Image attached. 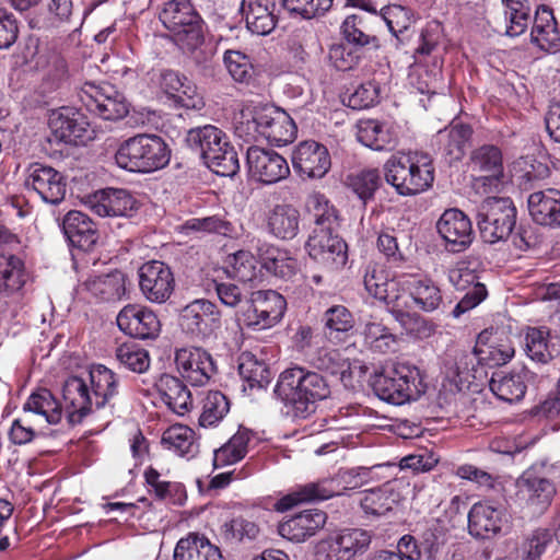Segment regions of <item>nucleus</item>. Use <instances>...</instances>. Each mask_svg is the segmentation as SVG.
<instances>
[{"mask_svg":"<svg viewBox=\"0 0 560 560\" xmlns=\"http://www.w3.org/2000/svg\"><path fill=\"white\" fill-rule=\"evenodd\" d=\"M275 394L287 416L302 420L315 413L317 404L329 397L330 387L320 374L294 366L279 375Z\"/></svg>","mask_w":560,"mask_h":560,"instance_id":"nucleus-1","label":"nucleus"},{"mask_svg":"<svg viewBox=\"0 0 560 560\" xmlns=\"http://www.w3.org/2000/svg\"><path fill=\"white\" fill-rule=\"evenodd\" d=\"M235 135L245 142L265 138L272 144L291 143L298 132L291 116L281 108L270 105H246L234 117Z\"/></svg>","mask_w":560,"mask_h":560,"instance_id":"nucleus-2","label":"nucleus"},{"mask_svg":"<svg viewBox=\"0 0 560 560\" xmlns=\"http://www.w3.org/2000/svg\"><path fill=\"white\" fill-rule=\"evenodd\" d=\"M384 176L401 196H413L429 189L434 182L431 158L421 152L397 153L384 164Z\"/></svg>","mask_w":560,"mask_h":560,"instance_id":"nucleus-3","label":"nucleus"},{"mask_svg":"<svg viewBox=\"0 0 560 560\" xmlns=\"http://www.w3.org/2000/svg\"><path fill=\"white\" fill-rule=\"evenodd\" d=\"M371 385L377 397L394 405L417 400L427 388L420 369L405 362L392 363L376 372Z\"/></svg>","mask_w":560,"mask_h":560,"instance_id":"nucleus-4","label":"nucleus"},{"mask_svg":"<svg viewBox=\"0 0 560 560\" xmlns=\"http://www.w3.org/2000/svg\"><path fill=\"white\" fill-rule=\"evenodd\" d=\"M171 150L156 135L139 133L122 141L116 153L117 166L133 173H152L170 163Z\"/></svg>","mask_w":560,"mask_h":560,"instance_id":"nucleus-5","label":"nucleus"},{"mask_svg":"<svg viewBox=\"0 0 560 560\" xmlns=\"http://www.w3.org/2000/svg\"><path fill=\"white\" fill-rule=\"evenodd\" d=\"M160 20L183 51L192 52L203 44V21L189 0L167 1Z\"/></svg>","mask_w":560,"mask_h":560,"instance_id":"nucleus-6","label":"nucleus"},{"mask_svg":"<svg viewBox=\"0 0 560 560\" xmlns=\"http://www.w3.org/2000/svg\"><path fill=\"white\" fill-rule=\"evenodd\" d=\"M368 477V468L350 469L340 475L341 480L346 483L345 489H354L361 486ZM335 479L311 482L299 487L296 490L283 495L275 503V510L285 512L295 505L315 500H326L334 495H339L341 489Z\"/></svg>","mask_w":560,"mask_h":560,"instance_id":"nucleus-7","label":"nucleus"},{"mask_svg":"<svg viewBox=\"0 0 560 560\" xmlns=\"http://www.w3.org/2000/svg\"><path fill=\"white\" fill-rule=\"evenodd\" d=\"M516 209L509 198H488L478 212V228L486 243L508 238L515 225Z\"/></svg>","mask_w":560,"mask_h":560,"instance_id":"nucleus-8","label":"nucleus"},{"mask_svg":"<svg viewBox=\"0 0 560 560\" xmlns=\"http://www.w3.org/2000/svg\"><path fill=\"white\" fill-rule=\"evenodd\" d=\"M221 312L211 301L197 299L187 304L180 312L182 330L198 341H206L215 336L221 328Z\"/></svg>","mask_w":560,"mask_h":560,"instance_id":"nucleus-9","label":"nucleus"},{"mask_svg":"<svg viewBox=\"0 0 560 560\" xmlns=\"http://www.w3.org/2000/svg\"><path fill=\"white\" fill-rule=\"evenodd\" d=\"M312 259L328 270H337L347 262V244L334 234L332 228H314L305 244Z\"/></svg>","mask_w":560,"mask_h":560,"instance_id":"nucleus-10","label":"nucleus"},{"mask_svg":"<svg viewBox=\"0 0 560 560\" xmlns=\"http://www.w3.org/2000/svg\"><path fill=\"white\" fill-rule=\"evenodd\" d=\"M363 283L366 292L388 305L400 320L405 315L402 308L409 305L401 293V278L390 279L385 269L374 265L366 268Z\"/></svg>","mask_w":560,"mask_h":560,"instance_id":"nucleus-11","label":"nucleus"},{"mask_svg":"<svg viewBox=\"0 0 560 560\" xmlns=\"http://www.w3.org/2000/svg\"><path fill=\"white\" fill-rule=\"evenodd\" d=\"M180 376L191 386L207 385L217 373L212 355L200 347H185L175 352Z\"/></svg>","mask_w":560,"mask_h":560,"instance_id":"nucleus-12","label":"nucleus"},{"mask_svg":"<svg viewBox=\"0 0 560 560\" xmlns=\"http://www.w3.org/2000/svg\"><path fill=\"white\" fill-rule=\"evenodd\" d=\"M285 306L284 298L273 290L254 292L243 314L244 322L249 327L269 328L282 318Z\"/></svg>","mask_w":560,"mask_h":560,"instance_id":"nucleus-13","label":"nucleus"},{"mask_svg":"<svg viewBox=\"0 0 560 560\" xmlns=\"http://www.w3.org/2000/svg\"><path fill=\"white\" fill-rule=\"evenodd\" d=\"M25 173V186L33 189L43 201L58 205L65 199L67 182L60 172L49 165L35 162L30 164Z\"/></svg>","mask_w":560,"mask_h":560,"instance_id":"nucleus-14","label":"nucleus"},{"mask_svg":"<svg viewBox=\"0 0 560 560\" xmlns=\"http://www.w3.org/2000/svg\"><path fill=\"white\" fill-rule=\"evenodd\" d=\"M139 287L144 298L162 304L174 291L175 280L171 268L160 260L144 262L138 270Z\"/></svg>","mask_w":560,"mask_h":560,"instance_id":"nucleus-15","label":"nucleus"},{"mask_svg":"<svg viewBox=\"0 0 560 560\" xmlns=\"http://www.w3.org/2000/svg\"><path fill=\"white\" fill-rule=\"evenodd\" d=\"M515 350L508 338H498L488 330L478 335L476 345L471 353H460V362L467 365L468 362L476 360L479 364L495 368L506 364L513 357Z\"/></svg>","mask_w":560,"mask_h":560,"instance_id":"nucleus-16","label":"nucleus"},{"mask_svg":"<svg viewBox=\"0 0 560 560\" xmlns=\"http://www.w3.org/2000/svg\"><path fill=\"white\" fill-rule=\"evenodd\" d=\"M436 230L445 243V248L452 253L464 252L474 240L470 219L456 208L447 209L442 213L436 222Z\"/></svg>","mask_w":560,"mask_h":560,"instance_id":"nucleus-17","label":"nucleus"},{"mask_svg":"<svg viewBox=\"0 0 560 560\" xmlns=\"http://www.w3.org/2000/svg\"><path fill=\"white\" fill-rule=\"evenodd\" d=\"M82 102L86 108L106 120H116L128 114V105L113 86H96L85 83L82 88Z\"/></svg>","mask_w":560,"mask_h":560,"instance_id":"nucleus-18","label":"nucleus"},{"mask_svg":"<svg viewBox=\"0 0 560 560\" xmlns=\"http://www.w3.org/2000/svg\"><path fill=\"white\" fill-rule=\"evenodd\" d=\"M246 161L252 176L264 184L278 183L290 174L287 160L273 150L250 147Z\"/></svg>","mask_w":560,"mask_h":560,"instance_id":"nucleus-19","label":"nucleus"},{"mask_svg":"<svg viewBox=\"0 0 560 560\" xmlns=\"http://www.w3.org/2000/svg\"><path fill=\"white\" fill-rule=\"evenodd\" d=\"M293 170L305 178H322L331 166L327 148L316 141H303L292 153Z\"/></svg>","mask_w":560,"mask_h":560,"instance_id":"nucleus-20","label":"nucleus"},{"mask_svg":"<svg viewBox=\"0 0 560 560\" xmlns=\"http://www.w3.org/2000/svg\"><path fill=\"white\" fill-rule=\"evenodd\" d=\"M91 210L100 217H131L139 208L133 195L120 188H106L94 192L88 200Z\"/></svg>","mask_w":560,"mask_h":560,"instance_id":"nucleus-21","label":"nucleus"},{"mask_svg":"<svg viewBox=\"0 0 560 560\" xmlns=\"http://www.w3.org/2000/svg\"><path fill=\"white\" fill-rule=\"evenodd\" d=\"M116 320L121 331L138 339H154L161 330L156 314L140 305H126Z\"/></svg>","mask_w":560,"mask_h":560,"instance_id":"nucleus-22","label":"nucleus"},{"mask_svg":"<svg viewBox=\"0 0 560 560\" xmlns=\"http://www.w3.org/2000/svg\"><path fill=\"white\" fill-rule=\"evenodd\" d=\"M402 500L400 482L397 480L363 490L358 494V503L365 517H381L392 512Z\"/></svg>","mask_w":560,"mask_h":560,"instance_id":"nucleus-23","label":"nucleus"},{"mask_svg":"<svg viewBox=\"0 0 560 560\" xmlns=\"http://www.w3.org/2000/svg\"><path fill=\"white\" fill-rule=\"evenodd\" d=\"M63 408L70 424H79L92 411L94 400L88 381L71 376L62 386Z\"/></svg>","mask_w":560,"mask_h":560,"instance_id":"nucleus-24","label":"nucleus"},{"mask_svg":"<svg viewBox=\"0 0 560 560\" xmlns=\"http://www.w3.org/2000/svg\"><path fill=\"white\" fill-rule=\"evenodd\" d=\"M401 291L407 292V301L409 298L416 308L425 313L436 311L443 302L440 287L425 276L401 277Z\"/></svg>","mask_w":560,"mask_h":560,"instance_id":"nucleus-25","label":"nucleus"},{"mask_svg":"<svg viewBox=\"0 0 560 560\" xmlns=\"http://www.w3.org/2000/svg\"><path fill=\"white\" fill-rule=\"evenodd\" d=\"M159 84L163 92L174 97L180 106L196 110L205 107L202 95L186 75L170 69L163 70L160 73Z\"/></svg>","mask_w":560,"mask_h":560,"instance_id":"nucleus-26","label":"nucleus"},{"mask_svg":"<svg viewBox=\"0 0 560 560\" xmlns=\"http://www.w3.org/2000/svg\"><path fill=\"white\" fill-rule=\"evenodd\" d=\"M508 523L504 510L486 502L475 503L468 513L469 534L477 538H490L499 534Z\"/></svg>","mask_w":560,"mask_h":560,"instance_id":"nucleus-27","label":"nucleus"},{"mask_svg":"<svg viewBox=\"0 0 560 560\" xmlns=\"http://www.w3.org/2000/svg\"><path fill=\"white\" fill-rule=\"evenodd\" d=\"M536 377L525 366L517 372H497L492 374L489 387L499 399L513 404L524 398L527 384L535 383Z\"/></svg>","mask_w":560,"mask_h":560,"instance_id":"nucleus-28","label":"nucleus"},{"mask_svg":"<svg viewBox=\"0 0 560 560\" xmlns=\"http://www.w3.org/2000/svg\"><path fill=\"white\" fill-rule=\"evenodd\" d=\"M86 121L72 107H60L49 114L48 127L52 137L59 142H77L84 139Z\"/></svg>","mask_w":560,"mask_h":560,"instance_id":"nucleus-29","label":"nucleus"},{"mask_svg":"<svg viewBox=\"0 0 560 560\" xmlns=\"http://www.w3.org/2000/svg\"><path fill=\"white\" fill-rule=\"evenodd\" d=\"M326 521L325 512L308 510L281 522L278 526V533L290 541L303 542L322 529Z\"/></svg>","mask_w":560,"mask_h":560,"instance_id":"nucleus-30","label":"nucleus"},{"mask_svg":"<svg viewBox=\"0 0 560 560\" xmlns=\"http://www.w3.org/2000/svg\"><path fill=\"white\" fill-rule=\"evenodd\" d=\"M357 138L365 147L375 150H393L398 143L397 127L377 119H360Z\"/></svg>","mask_w":560,"mask_h":560,"instance_id":"nucleus-31","label":"nucleus"},{"mask_svg":"<svg viewBox=\"0 0 560 560\" xmlns=\"http://www.w3.org/2000/svg\"><path fill=\"white\" fill-rule=\"evenodd\" d=\"M301 213L291 203H278L268 210L265 218L267 232L282 241H291L300 232Z\"/></svg>","mask_w":560,"mask_h":560,"instance_id":"nucleus-32","label":"nucleus"},{"mask_svg":"<svg viewBox=\"0 0 560 560\" xmlns=\"http://www.w3.org/2000/svg\"><path fill=\"white\" fill-rule=\"evenodd\" d=\"M371 532L362 528H346L331 540L329 557L331 560H352L369 549Z\"/></svg>","mask_w":560,"mask_h":560,"instance_id":"nucleus-33","label":"nucleus"},{"mask_svg":"<svg viewBox=\"0 0 560 560\" xmlns=\"http://www.w3.org/2000/svg\"><path fill=\"white\" fill-rule=\"evenodd\" d=\"M471 170L483 186H497L503 176L502 153L494 145H482L471 153Z\"/></svg>","mask_w":560,"mask_h":560,"instance_id":"nucleus-34","label":"nucleus"},{"mask_svg":"<svg viewBox=\"0 0 560 560\" xmlns=\"http://www.w3.org/2000/svg\"><path fill=\"white\" fill-rule=\"evenodd\" d=\"M88 384L96 409L113 407L119 394V378L105 365H94L89 371Z\"/></svg>","mask_w":560,"mask_h":560,"instance_id":"nucleus-35","label":"nucleus"},{"mask_svg":"<svg viewBox=\"0 0 560 560\" xmlns=\"http://www.w3.org/2000/svg\"><path fill=\"white\" fill-rule=\"evenodd\" d=\"M528 210L533 220L544 226L560 228V190L546 189L529 195Z\"/></svg>","mask_w":560,"mask_h":560,"instance_id":"nucleus-36","label":"nucleus"},{"mask_svg":"<svg viewBox=\"0 0 560 560\" xmlns=\"http://www.w3.org/2000/svg\"><path fill=\"white\" fill-rule=\"evenodd\" d=\"M61 226L67 240L74 247L89 250L97 242L98 233L95 223L81 211H69Z\"/></svg>","mask_w":560,"mask_h":560,"instance_id":"nucleus-37","label":"nucleus"},{"mask_svg":"<svg viewBox=\"0 0 560 560\" xmlns=\"http://www.w3.org/2000/svg\"><path fill=\"white\" fill-rule=\"evenodd\" d=\"M530 37L532 42L546 52H556L560 49V32L550 8L538 7Z\"/></svg>","mask_w":560,"mask_h":560,"instance_id":"nucleus-38","label":"nucleus"},{"mask_svg":"<svg viewBox=\"0 0 560 560\" xmlns=\"http://www.w3.org/2000/svg\"><path fill=\"white\" fill-rule=\"evenodd\" d=\"M258 254L262 268L275 277L289 280L299 270V261L289 249L264 244L258 248Z\"/></svg>","mask_w":560,"mask_h":560,"instance_id":"nucleus-39","label":"nucleus"},{"mask_svg":"<svg viewBox=\"0 0 560 560\" xmlns=\"http://www.w3.org/2000/svg\"><path fill=\"white\" fill-rule=\"evenodd\" d=\"M276 9L275 0H250L243 3L242 10L248 31L260 36L270 34L277 24Z\"/></svg>","mask_w":560,"mask_h":560,"instance_id":"nucleus-40","label":"nucleus"},{"mask_svg":"<svg viewBox=\"0 0 560 560\" xmlns=\"http://www.w3.org/2000/svg\"><path fill=\"white\" fill-rule=\"evenodd\" d=\"M35 67L43 72V83L49 91L59 89L69 78L66 59L54 49L38 50L35 57Z\"/></svg>","mask_w":560,"mask_h":560,"instance_id":"nucleus-41","label":"nucleus"},{"mask_svg":"<svg viewBox=\"0 0 560 560\" xmlns=\"http://www.w3.org/2000/svg\"><path fill=\"white\" fill-rule=\"evenodd\" d=\"M156 387L162 400L173 412L183 416L192 408L191 393L178 377L164 374Z\"/></svg>","mask_w":560,"mask_h":560,"instance_id":"nucleus-42","label":"nucleus"},{"mask_svg":"<svg viewBox=\"0 0 560 560\" xmlns=\"http://www.w3.org/2000/svg\"><path fill=\"white\" fill-rule=\"evenodd\" d=\"M174 560H223L220 549L205 536L189 534L174 549Z\"/></svg>","mask_w":560,"mask_h":560,"instance_id":"nucleus-43","label":"nucleus"},{"mask_svg":"<svg viewBox=\"0 0 560 560\" xmlns=\"http://www.w3.org/2000/svg\"><path fill=\"white\" fill-rule=\"evenodd\" d=\"M525 351L528 358L535 362L546 364L559 354L557 337L542 328H529L525 336Z\"/></svg>","mask_w":560,"mask_h":560,"instance_id":"nucleus-44","label":"nucleus"},{"mask_svg":"<svg viewBox=\"0 0 560 560\" xmlns=\"http://www.w3.org/2000/svg\"><path fill=\"white\" fill-rule=\"evenodd\" d=\"M80 287L104 301H118L126 291L125 276L120 271L93 276L84 280Z\"/></svg>","mask_w":560,"mask_h":560,"instance_id":"nucleus-45","label":"nucleus"},{"mask_svg":"<svg viewBox=\"0 0 560 560\" xmlns=\"http://www.w3.org/2000/svg\"><path fill=\"white\" fill-rule=\"evenodd\" d=\"M362 336L364 343L378 353L394 352L398 345L396 335L375 315L363 322Z\"/></svg>","mask_w":560,"mask_h":560,"instance_id":"nucleus-46","label":"nucleus"},{"mask_svg":"<svg viewBox=\"0 0 560 560\" xmlns=\"http://www.w3.org/2000/svg\"><path fill=\"white\" fill-rule=\"evenodd\" d=\"M228 136L218 127L206 125L190 129L187 133L186 141L194 151L200 154L205 163H207L209 159H214L215 149Z\"/></svg>","mask_w":560,"mask_h":560,"instance_id":"nucleus-47","label":"nucleus"},{"mask_svg":"<svg viewBox=\"0 0 560 560\" xmlns=\"http://www.w3.org/2000/svg\"><path fill=\"white\" fill-rule=\"evenodd\" d=\"M163 446L178 456L194 457L199 450L195 432L184 424L167 428L162 435Z\"/></svg>","mask_w":560,"mask_h":560,"instance_id":"nucleus-48","label":"nucleus"},{"mask_svg":"<svg viewBox=\"0 0 560 560\" xmlns=\"http://www.w3.org/2000/svg\"><path fill=\"white\" fill-rule=\"evenodd\" d=\"M325 336L331 341H342L354 328L352 313L345 305H332L323 315Z\"/></svg>","mask_w":560,"mask_h":560,"instance_id":"nucleus-49","label":"nucleus"},{"mask_svg":"<svg viewBox=\"0 0 560 560\" xmlns=\"http://www.w3.org/2000/svg\"><path fill=\"white\" fill-rule=\"evenodd\" d=\"M520 487L521 491L526 494L528 503L538 511H544L556 494V488L550 480L529 472L524 475Z\"/></svg>","mask_w":560,"mask_h":560,"instance_id":"nucleus-50","label":"nucleus"},{"mask_svg":"<svg viewBox=\"0 0 560 560\" xmlns=\"http://www.w3.org/2000/svg\"><path fill=\"white\" fill-rule=\"evenodd\" d=\"M23 410L44 417L49 424L59 423L63 413V407L46 388L33 393L24 404Z\"/></svg>","mask_w":560,"mask_h":560,"instance_id":"nucleus-51","label":"nucleus"},{"mask_svg":"<svg viewBox=\"0 0 560 560\" xmlns=\"http://www.w3.org/2000/svg\"><path fill=\"white\" fill-rule=\"evenodd\" d=\"M238 373L249 388H265L271 381L268 365L252 352H243L240 357Z\"/></svg>","mask_w":560,"mask_h":560,"instance_id":"nucleus-52","label":"nucleus"},{"mask_svg":"<svg viewBox=\"0 0 560 560\" xmlns=\"http://www.w3.org/2000/svg\"><path fill=\"white\" fill-rule=\"evenodd\" d=\"M471 132V128L463 124L452 125L450 128L439 132L440 142L443 144V150L451 162L462 160Z\"/></svg>","mask_w":560,"mask_h":560,"instance_id":"nucleus-53","label":"nucleus"},{"mask_svg":"<svg viewBox=\"0 0 560 560\" xmlns=\"http://www.w3.org/2000/svg\"><path fill=\"white\" fill-rule=\"evenodd\" d=\"M249 440L250 432L248 430H238L224 445L214 451V467L221 468L243 459L247 453Z\"/></svg>","mask_w":560,"mask_h":560,"instance_id":"nucleus-54","label":"nucleus"},{"mask_svg":"<svg viewBox=\"0 0 560 560\" xmlns=\"http://www.w3.org/2000/svg\"><path fill=\"white\" fill-rule=\"evenodd\" d=\"M382 177L376 168H365L348 175V187L364 203L374 197L376 190L381 187Z\"/></svg>","mask_w":560,"mask_h":560,"instance_id":"nucleus-55","label":"nucleus"},{"mask_svg":"<svg viewBox=\"0 0 560 560\" xmlns=\"http://www.w3.org/2000/svg\"><path fill=\"white\" fill-rule=\"evenodd\" d=\"M505 5V16L509 20L506 35L516 37L523 34L530 20L529 0H502Z\"/></svg>","mask_w":560,"mask_h":560,"instance_id":"nucleus-56","label":"nucleus"},{"mask_svg":"<svg viewBox=\"0 0 560 560\" xmlns=\"http://www.w3.org/2000/svg\"><path fill=\"white\" fill-rule=\"evenodd\" d=\"M229 410V400L221 392H209L202 401L199 424L203 428L214 427L226 416Z\"/></svg>","mask_w":560,"mask_h":560,"instance_id":"nucleus-57","label":"nucleus"},{"mask_svg":"<svg viewBox=\"0 0 560 560\" xmlns=\"http://www.w3.org/2000/svg\"><path fill=\"white\" fill-rule=\"evenodd\" d=\"M215 159H209L207 165L218 175L233 176L240 170V162L234 147L226 138L218 145L214 152Z\"/></svg>","mask_w":560,"mask_h":560,"instance_id":"nucleus-58","label":"nucleus"},{"mask_svg":"<svg viewBox=\"0 0 560 560\" xmlns=\"http://www.w3.org/2000/svg\"><path fill=\"white\" fill-rule=\"evenodd\" d=\"M116 358L121 365L135 373H144L151 362L149 352L133 342L119 346Z\"/></svg>","mask_w":560,"mask_h":560,"instance_id":"nucleus-59","label":"nucleus"},{"mask_svg":"<svg viewBox=\"0 0 560 560\" xmlns=\"http://www.w3.org/2000/svg\"><path fill=\"white\" fill-rule=\"evenodd\" d=\"M306 210L314 218L315 228H332L337 220L335 207L320 192H313L306 200Z\"/></svg>","mask_w":560,"mask_h":560,"instance_id":"nucleus-60","label":"nucleus"},{"mask_svg":"<svg viewBox=\"0 0 560 560\" xmlns=\"http://www.w3.org/2000/svg\"><path fill=\"white\" fill-rule=\"evenodd\" d=\"M23 261L11 254L0 255V280L4 289L19 290L24 284Z\"/></svg>","mask_w":560,"mask_h":560,"instance_id":"nucleus-61","label":"nucleus"},{"mask_svg":"<svg viewBox=\"0 0 560 560\" xmlns=\"http://www.w3.org/2000/svg\"><path fill=\"white\" fill-rule=\"evenodd\" d=\"M258 533V526L253 521L242 516L234 517L220 527V536L226 542H238L244 539L253 540L257 537Z\"/></svg>","mask_w":560,"mask_h":560,"instance_id":"nucleus-62","label":"nucleus"},{"mask_svg":"<svg viewBox=\"0 0 560 560\" xmlns=\"http://www.w3.org/2000/svg\"><path fill=\"white\" fill-rule=\"evenodd\" d=\"M381 16L395 36L407 31L416 21L411 9L396 3L382 8Z\"/></svg>","mask_w":560,"mask_h":560,"instance_id":"nucleus-63","label":"nucleus"},{"mask_svg":"<svg viewBox=\"0 0 560 560\" xmlns=\"http://www.w3.org/2000/svg\"><path fill=\"white\" fill-rule=\"evenodd\" d=\"M551 541L552 534L548 529L538 528L533 530L520 547V560H540L541 555Z\"/></svg>","mask_w":560,"mask_h":560,"instance_id":"nucleus-64","label":"nucleus"}]
</instances>
